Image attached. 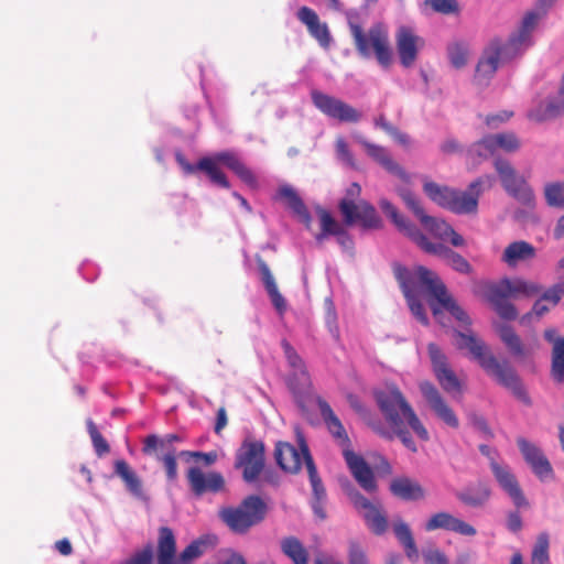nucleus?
<instances>
[{"label": "nucleus", "mask_w": 564, "mask_h": 564, "mask_svg": "<svg viewBox=\"0 0 564 564\" xmlns=\"http://www.w3.org/2000/svg\"><path fill=\"white\" fill-rule=\"evenodd\" d=\"M502 63L499 58V53L492 50L490 46L484 50L481 57L479 58L475 74L474 83L479 87H486L495 76L499 64Z\"/></svg>", "instance_id": "obj_24"}, {"label": "nucleus", "mask_w": 564, "mask_h": 564, "mask_svg": "<svg viewBox=\"0 0 564 564\" xmlns=\"http://www.w3.org/2000/svg\"><path fill=\"white\" fill-rule=\"evenodd\" d=\"M492 155H495V152L488 141V135L473 143L467 151L468 159L475 165Z\"/></svg>", "instance_id": "obj_52"}, {"label": "nucleus", "mask_w": 564, "mask_h": 564, "mask_svg": "<svg viewBox=\"0 0 564 564\" xmlns=\"http://www.w3.org/2000/svg\"><path fill=\"white\" fill-rule=\"evenodd\" d=\"M416 37H399L398 54L400 62L404 67L414 64L417 55Z\"/></svg>", "instance_id": "obj_50"}, {"label": "nucleus", "mask_w": 564, "mask_h": 564, "mask_svg": "<svg viewBox=\"0 0 564 564\" xmlns=\"http://www.w3.org/2000/svg\"><path fill=\"white\" fill-rule=\"evenodd\" d=\"M421 265H417L413 271L401 264L393 267L394 276L398 280L404 297L406 299L409 308L413 316L423 325L429 324V318L425 313L423 303L419 299V286L426 288L421 283L419 276V270Z\"/></svg>", "instance_id": "obj_11"}, {"label": "nucleus", "mask_w": 564, "mask_h": 564, "mask_svg": "<svg viewBox=\"0 0 564 564\" xmlns=\"http://www.w3.org/2000/svg\"><path fill=\"white\" fill-rule=\"evenodd\" d=\"M544 338L552 344L551 375L555 382H564V337L557 336L554 328L544 330Z\"/></svg>", "instance_id": "obj_28"}, {"label": "nucleus", "mask_w": 564, "mask_h": 564, "mask_svg": "<svg viewBox=\"0 0 564 564\" xmlns=\"http://www.w3.org/2000/svg\"><path fill=\"white\" fill-rule=\"evenodd\" d=\"M318 217L321 221V232L316 235V241L319 243L323 242L327 236H334L335 234H338L343 228V226L339 225L338 221L326 209H318Z\"/></svg>", "instance_id": "obj_51"}, {"label": "nucleus", "mask_w": 564, "mask_h": 564, "mask_svg": "<svg viewBox=\"0 0 564 564\" xmlns=\"http://www.w3.org/2000/svg\"><path fill=\"white\" fill-rule=\"evenodd\" d=\"M393 531L398 541L403 545L409 560L412 562L417 561L419 551L410 527L404 521L398 520L393 524Z\"/></svg>", "instance_id": "obj_42"}, {"label": "nucleus", "mask_w": 564, "mask_h": 564, "mask_svg": "<svg viewBox=\"0 0 564 564\" xmlns=\"http://www.w3.org/2000/svg\"><path fill=\"white\" fill-rule=\"evenodd\" d=\"M282 554L291 561L292 564H310V553L303 542L294 536L288 535L280 540Z\"/></svg>", "instance_id": "obj_36"}, {"label": "nucleus", "mask_w": 564, "mask_h": 564, "mask_svg": "<svg viewBox=\"0 0 564 564\" xmlns=\"http://www.w3.org/2000/svg\"><path fill=\"white\" fill-rule=\"evenodd\" d=\"M426 531H434L438 529L453 531L466 536H474L476 534V529L469 523L455 518L448 512H437L433 514L425 523Z\"/></svg>", "instance_id": "obj_23"}, {"label": "nucleus", "mask_w": 564, "mask_h": 564, "mask_svg": "<svg viewBox=\"0 0 564 564\" xmlns=\"http://www.w3.org/2000/svg\"><path fill=\"white\" fill-rule=\"evenodd\" d=\"M543 301L544 300H542V297L540 300H538L533 304L532 310L530 312L525 313L520 318V323L522 325H529L534 317L539 319L540 317H542L544 314H546L550 311V307L546 304H544Z\"/></svg>", "instance_id": "obj_61"}, {"label": "nucleus", "mask_w": 564, "mask_h": 564, "mask_svg": "<svg viewBox=\"0 0 564 564\" xmlns=\"http://www.w3.org/2000/svg\"><path fill=\"white\" fill-rule=\"evenodd\" d=\"M494 177L480 176L471 182L466 191H458L433 181H425L423 191L427 197L441 206L458 215L476 214L478 199L485 189L491 188Z\"/></svg>", "instance_id": "obj_3"}, {"label": "nucleus", "mask_w": 564, "mask_h": 564, "mask_svg": "<svg viewBox=\"0 0 564 564\" xmlns=\"http://www.w3.org/2000/svg\"><path fill=\"white\" fill-rule=\"evenodd\" d=\"M495 169L500 177L503 188L524 206L532 208L535 196L527 181L519 176L511 164L503 159L495 160Z\"/></svg>", "instance_id": "obj_12"}, {"label": "nucleus", "mask_w": 564, "mask_h": 564, "mask_svg": "<svg viewBox=\"0 0 564 564\" xmlns=\"http://www.w3.org/2000/svg\"><path fill=\"white\" fill-rule=\"evenodd\" d=\"M301 447L305 455V466L307 469L310 482L313 490V499L326 500V490L322 482L321 477L318 476L317 468L314 464L313 457L310 453L308 446L305 440H301Z\"/></svg>", "instance_id": "obj_40"}, {"label": "nucleus", "mask_w": 564, "mask_h": 564, "mask_svg": "<svg viewBox=\"0 0 564 564\" xmlns=\"http://www.w3.org/2000/svg\"><path fill=\"white\" fill-rule=\"evenodd\" d=\"M419 276L421 283L426 288V291L437 302V304L430 302L435 318L438 319L441 317L443 308L451 313L462 325H470L468 314L448 294L446 285L434 271L425 267H420Z\"/></svg>", "instance_id": "obj_6"}, {"label": "nucleus", "mask_w": 564, "mask_h": 564, "mask_svg": "<svg viewBox=\"0 0 564 564\" xmlns=\"http://www.w3.org/2000/svg\"><path fill=\"white\" fill-rule=\"evenodd\" d=\"M497 332L511 355L514 357L525 356L522 340L510 325L501 324L497 327Z\"/></svg>", "instance_id": "obj_45"}, {"label": "nucleus", "mask_w": 564, "mask_h": 564, "mask_svg": "<svg viewBox=\"0 0 564 564\" xmlns=\"http://www.w3.org/2000/svg\"><path fill=\"white\" fill-rule=\"evenodd\" d=\"M362 144L367 151V154L378 164H380L387 172L395 175L403 183H410V175L391 158L389 152L383 147L370 142H364Z\"/></svg>", "instance_id": "obj_27"}, {"label": "nucleus", "mask_w": 564, "mask_h": 564, "mask_svg": "<svg viewBox=\"0 0 564 564\" xmlns=\"http://www.w3.org/2000/svg\"><path fill=\"white\" fill-rule=\"evenodd\" d=\"M154 546L147 543L141 550L135 551L129 558L121 564H153Z\"/></svg>", "instance_id": "obj_57"}, {"label": "nucleus", "mask_w": 564, "mask_h": 564, "mask_svg": "<svg viewBox=\"0 0 564 564\" xmlns=\"http://www.w3.org/2000/svg\"><path fill=\"white\" fill-rule=\"evenodd\" d=\"M349 564H368L366 552L357 541H350L348 546Z\"/></svg>", "instance_id": "obj_62"}, {"label": "nucleus", "mask_w": 564, "mask_h": 564, "mask_svg": "<svg viewBox=\"0 0 564 564\" xmlns=\"http://www.w3.org/2000/svg\"><path fill=\"white\" fill-rule=\"evenodd\" d=\"M541 292L542 286L533 281L505 278L488 286L487 300L502 319L513 321L518 317V311L509 299H530Z\"/></svg>", "instance_id": "obj_4"}, {"label": "nucleus", "mask_w": 564, "mask_h": 564, "mask_svg": "<svg viewBox=\"0 0 564 564\" xmlns=\"http://www.w3.org/2000/svg\"><path fill=\"white\" fill-rule=\"evenodd\" d=\"M187 481L192 492L196 497H202L206 492L217 494L225 490L226 481L218 471L205 474L198 467H191L187 470Z\"/></svg>", "instance_id": "obj_19"}, {"label": "nucleus", "mask_w": 564, "mask_h": 564, "mask_svg": "<svg viewBox=\"0 0 564 564\" xmlns=\"http://www.w3.org/2000/svg\"><path fill=\"white\" fill-rule=\"evenodd\" d=\"M544 194L550 206L564 207V183L545 185Z\"/></svg>", "instance_id": "obj_55"}, {"label": "nucleus", "mask_w": 564, "mask_h": 564, "mask_svg": "<svg viewBox=\"0 0 564 564\" xmlns=\"http://www.w3.org/2000/svg\"><path fill=\"white\" fill-rule=\"evenodd\" d=\"M258 268L261 274L262 282L264 284V288L270 296V300L278 311L280 315L284 314L286 311V301L283 297V295L280 293L278 285L275 283V280L270 271L269 265L265 263L264 260L259 258L257 260Z\"/></svg>", "instance_id": "obj_32"}, {"label": "nucleus", "mask_w": 564, "mask_h": 564, "mask_svg": "<svg viewBox=\"0 0 564 564\" xmlns=\"http://www.w3.org/2000/svg\"><path fill=\"white\" fill-rule=\"evenodd\" d=\"M517 445L523 459L530 466L532 473L541 481L553 478V467L547 457L544 455L543 451L538 445L524 437H518Z\"/></svg>", "instance_id": "obj_17"}, {"label": "nucleus", "mask_w": 564, "mask_h": 564, "mask_svg": "<svg viewBox=\"0 0 564 564\" xmlns=\"http://www.w3.org/2000/svg\"><path fill=\"white\" fill-rule=\"evenodd\" d=\"M362 518L369 530L376 535L383 534L388 529V520L380 506H375L367 513H362Z\"/></svg>", "instance_id": "obj_48"}, {"label": "nucleus", "mask_w": 564, "mask_h": 564, "mask_svg": "<svg viewBox=\"0 0 564 564\" xmlns=\"http://www.w3.org/2000/svg\"><path fill=\"white\" fill-rule=\"evenodd\" d=\"M142 453L147 456H153L158 459L161 458L162 455L176 453V449L175 447H170L164 436L150 434L145 436L142 442Z\"/></svg>", "instance_id": "obj_43"}, {"label": "nucleus", "mask_w": 564, "mask_h": 564, "mask_svg": "<svg viewBox=\"0 0 564 564\" xmlns=\"http://www.w3.org/2000/svg\"><path fill=\"white\" fill-rule=\"evenodd\" d=\"M468 55V48L460 43H454L448 47L449 62L457 69L463 68L467 64Z\"/></svg>", "instance_id": "obj_56"}, {"label": "nucleus", "mask_w": 564, "mask_h": 564, "mask_svg": "<svg viewBox=\"0 0 564 564\" xmlns=\"http://www.w3.org/2000/svg\"><path fill=\"white\" fill-rule=\"evenodd\" d=\"M316 403L327 430L341 448L343 457L351 476L364 490L370 494L376 492L378 484L373 470L361 455L352 451L350 438L343 423L322 397H316Z\"/></svg>", "instance_id": "obj_2"}, {"label": "nucleus", "mask_w": 564, "mask_h": 564, "mask_svg": "<svg viewBox=\"0 0 564 564\" xmlns=\"http://www.w3.org/2000/svg\"><path fill=\"white\" fill-rule=\"evenodd\" d=\"M549 547V534L546 532H541L533 546L530 564H550ZM511 564H523L522 555L520 553H514L511 558Z\"/></svg>", "instance_id": "obj_39"}, {"label": "nucleus", "mask_w": 564, "mask_h": 564, "mask_svg": "<svg viewBox=\"0 0 564 564\" xmlns=\"http://www.w3.org/2000/svg\"><path fill=\"white\" fill-rule=\"evenodd\" d=\"M115 474L124 482L127 490L139 499H145L142 480L124 459L115 462Z\"/></svg>", "instance_id": "obj_35"}, {"label": "nucleus", "mask_w": 564, "mask_h": 564, "mask_svg": "<svg viewBox=\"0 0 564 564\" xmlns=\"http://www.w3.org/2000/svg\"><path fill=\"white\" fill-rule=\"evenodd\" d=\"M425 6L442 14H456L459 12L457 0H425Z\"/></svg>", "instance_id": "obj_58"}, {"label": "nucleus", "mask_w": 564, "mask_h": 564, "mask_svg": "<svg viewBox=\"0 0 564 564\" xmlns=\"http://www.w3.org/2000/svg\"><path fill=\"white\" fill-rule=\"evenodd\" d=\"M297 17L302 23H304L311 35H328L326 25L319 23V18L314 10L307 7H302Z\"/></svg>", "instance_id": "obj_49"}, {"label": "nucleus", "mask_w": 564, "mask_h": 564, "mask_svg": "<svg viewBox=\"0 0 564 564\" xmlns=\"http://www.w3.org/2000/svg\"><path fill=\"white\" fill-rule=\"evenodd\" d=\"M356 48L366 58L375 56L379 65L389 68L393 62V53L387 37H355Z\"/></svg>", "instance_id": "obj_20"}, {"label": "nucleus", "mask_w": 564, "mask_h": 564, "mask_svg": "<svg viewBox=\"0 0 564 564\" xmlns=\"http://www.w3.org/2000/svg\"><path fill=\"white\" fill-rule=\"evenodd\" d=\"M379 206L382 209V212L398 227V229L402 231L405 236H408L411 240H413L415 243L419 241L417 236L424 235L415 225L411 224L402 215H400L397 207L388 199H380Z\"/></svg>", "instance_id": "obj_33"}, {"label": "nucleus", "mask_w": 564, "mask_h": 564, "mask_svg": "<svg viewBox=\"0 0 564 564\" xmlns=\"http://www.w3.org/2000/svg\"><path fill=\"white\" fill-rule=\"evenodd\" d=\"M199 171L204 172L209 181L223 188H229L230 184L226 174L218 166V163L212 156H204L198 161Z\"/></svg>", "instance_id": "obj_44"}, {"label": "nucleus", "mask_w": 564, "mask_h": 564, "mask_svg": "<svg viewBox=\"0 0 564 564\" xmlns=\"http://www.w3.org/2000/svg\"><path fill=\"white\" fill-rule=\"evenodd\" d=\"M454 344L458 350H467L470 357L482 368L491 357V351L482 339L475 334L454 330Z\"/></svg>", "instance_id": "obj_22"}, {"label": "nucleus", "mask_w": 564, "mask_h": 564, "mask_svg": "<svg viewBox=\"0 0 564 564\" xmlns=\"http://www.w3.org/2000/svg\"><path fill=\"white\" fill-rule=\"evenodd\" d=\"M208 546L205 539H198L188 544L180 554L178 561L181 564H191L192 561L200 557Z\"/></svg>", "instance_id": "obj_53"}, {"label": "nucleus", "mask_w": 564, "mask_h": 564, "mask_svg": "<svg viewBox=\"0 0 564 564\" xmlns=\"http://www.w3.org/2000/svg\"><path fill=\"white\" fill-rule=\"evenodd\" d=\"M275 198L282 200L288 208L307 227L310 228L312 217L305 206L303 199L299 196L296 191L290 185L280 186Z\"/></svg>", "instance_id": "obj_29"}, {"label": "nucleus", "mask_w": 564, "mask_h": 564, "mask_svg": "<svg viewBox=\"0 0 564 564\" xmlns=\"http://www.w3.org/2000/svg\"><path fill=\"white\" fill-rule=\"evenodd\" d=\"M265 467V447L262 441L247 437L236 452L235 468L242 470V479L256 482Z\"/></svg>", "instance_id": "obj_9"}, {"label": "nucleus", "mask_w": 564, "mask_h": 564, "mask_svg": "<svg viewBox=\"0 0 564 564\" xmlns=\"http://www.w3.org/2000/svg\"><path fill=\"white\" fill-rule=\"evenodd\" d=\"M554 2L555 0H539L535 9L524 15L519 35H527L531 33Z\"/></svg>", "instance_id": "obj_47"}, {"label": "nucleus", "mask_w": 564, "mask_h": 564, "mask_svg": "<svg viewBox=\"0 0 564 564\" xmlns=\"http://www.w3.org/2000/svg\"><path fill=\"white\" fill-rule=\"evenodd\" d=\"M281 346L283 348L288 364L293 369V371L294 370L300 371V370L306 369L303 359L300 357V355L296 352V350L292 347V345L288 340L283 339L281 341Z\"/></svg>", "instance_id": "obj_59"}, {"label": "nucleus", "mask_w": 564, "mask_h": 564, "mask_svg": "<svg viewBox=\"0 0 564 564\" xmlns=\"http://www.w3.org/2000/svg\"><path fill=\"white\" fill-rule=\"evenodd\" d=\"M311 98L315 107L324 115L341 122H358L361 118L357 109L322 91L313 90Z\"/></svg>", "instance_id": "obj_15"}, {"label": "nucleus", "mask_w": 564, "mask_h": 564, "mask_svg": "<svg viewBox=\"0 0 564 564\" xmlns=\"http://www.w3.org/2000/svg\"><path fill=\"white\" fill-rule=\"evenodd\" d=\"M417 237L419 241L416 245L426 253L440 257L447 265L458 273L470 274L473 272L470 263L449 247L444 243L432 242L425 235Z\"/></svg>", "instance_id": "obj_18"}, {"label": "nucleus", "mask_w": 564, "mask_h": 564, "mask_svg": "<svg viewBox=\"0 0 564 564\" xmlns=\"http://www.w3.org/2000/svg\"><path fill=\"white\" fill-rule=\"evenodd\" d=\"M531 45V37H509L505 44L494 42L490 47L499 53V58L505 63L522 54Z\"/></svg>", "instance_id": "obj_37"}, {"label": "nucleus", "mask_w": 564, "mask_h": 564, "mask_svg": "<svg viewBox=\"0 0 564 564\" xmlns=\"http://www.w3.org/2000/svg\"><path fill=\"white\" fill-rule=\"evenodd\" d=\"M482 369L489 376L494 377L499 384L511 390L512 393L518 399L524 402H529V398L521 383V380L518 377L516 370L509 364V361H498L497 358L494 355H491V357L487 360Z\"/></svg>", "instance_id": "obj_14"}, {"label": "nucleus", "mask_w": 564, "mask_h": 564, "mask_svg": "<svg viewBox=\"0 0 564 564\" xmlns=\"http://www.w3.org/2000/svg\"><path fill=\"white\" fill-rule=\"evenodd\" d=\"M399 195L406 207L417 217L422 226L435 238L442 241H448L454 247L465 246V239L459 234H457L449 224L443 219L429 216L425 213L420 200L411 191L400 189Z\"/></svg>", "instance_id": "obj_8"}, {"label": "nucleus", "mask_w": 564, "mask_h": 564, "mask_svg": "<svg viewBox=\"0 0 564 564\" xmlns=\"http://www.w3.org/2000/svg\"><path fill=\"white\" fill-rule=\"evenodd\" d=\"M302 435L299 436V449L288 442H278L274 449L276 464L286 473L296 474L305 464V455L301 447Z\"/></svg>", "instance_id": "obj_21"}, {"label": "nucleus", "mask_w": 564, "mask_h": 564, "mask_svg": "<svg viewBox=\"0 0 564 564\" xmlns=\"http://www.w3.org/2000/svg\"><path fill=\"white\" fill-rule=\"evenodd\" d=\"M488 141L490 142L495 154L499 150L506 153H513L521 147L519 138L513 132L488 134Z\"/></svg>", "instance_id": "obj_46"}, {"label": "nucleus", "mask_w": 564, "mask_h": 564, "mask_svg": "<svg viewBox=\"0 0 564 564\" xmlns=\"http://www.w3.org/2000/svg\"><path fill=\"white\" fill-rule=\"evenodd\" d=\"M158 564H177L176 538L169 527H161L158 535Z\"/></svg>", "instance_id": "obj_30"}, {"label": "nucleus", "mask_w": 564, "mask_h": 564, "mask_svg": "<svg viewBox=\"0 0 564 564\" xmlns=\"http://www.w3.org/2000/svg\"><path fill=\"white\" fill-rule=\"evenodd\" d=\"M564 113V73L556 99L550 100L543 111L536 110L529 112L528 117L531 120L541 122Z\"/></svg>", "instance_id": "obj_41"}, {"label": "nucleus", "mask_w": 564, "mask_h": 564, "mask_svg": "<svg viewBox=\"0 0 564 564\" xmlns=\"http://www.w3.org/2000/svg\"><path fill=\"white\" fill-rule=\"evenodd\" d=\"M349 499L355 507V509L362 516V513H367L370 509H372L376 505L372 503L368 498H366L362 494L357 490H351L349 492Z\"/></svg>", "instance_id": "obj_60"}, {"label": "nucleus", "mask_w": 564, "mask_h": 564, "mask_svg": "<svg viewBox=\"0 0 564 564\" xmlns=\"http://www.w3.org/2000/svg\"><path fill=\"white\" fill-rule=\"evenodd\" d=\"M564 295V282H560L551 286L549 290L543 292L542 300L552 302L553 305H556L562 296Z\"/></svg>", "instance_id": "obj_64"}, {"label": "nucleus", "mask_w": 564, "mask_h": 564, "mask_svg": "<svg viewBox=\"0 0 564 564\" xmlns=\"http://www.w3.org/2000/svg\"><path fill=\"white\" fill-rule=\"evenodd\" d=\"M288 386L292 391L296 403L301 408H304L305 402L312 394L313 390L312 381L307 370H294L288 379Z\"/></svg>", "instance_id": "obj_31"}, {"label": "nucleus", "mask_w": 564, "mask_h": 564, "mask_svg": "<svg viewBox=\"0 0 564 564\" xmlns=\"http://www.w3.org/2000/svg\"><path fill=\"white\" fill-rule=\"evenodd\" d=\"M87 429L96 455L98 457H102L104 455L108 454L110 452V446L91 420L87 421Z\"/></svg>", "instance_id": "obj_54"}, {"label": "nucleus", "mask_w": 564, "mask_h": 564, "mask_svg": "<svg viewBox=\"0 0 564 564\" xmlns=\"http://www.w3.org/2000/svg\"><path fill=\"white\" fill-rule=\"evenodd\" d=\"M419 389L435 416L447 426L458 429L459 420L456 413L449 406L435 384L431 381L424 380L419 383Z\"/></svg>", "instance_id": "obj_16"}, {"label": "nucleus", "mask_w": 564, "mask_h": 564, "mask_svg": "<svg viewBox=\"0 0 564 564\" xmlns=\"http://www.w3.org/2000/svg\"><path fill=\"white\" fill-rule=\"evenodd\" d=\"M268 506L264 500L251 495L237 507H225L218 512L220 520L237 534L247 533L252 527L261 523L267 516Z\"/></svg>", "instance_id": "obj_5"}, {"label": "nucleus", "mask_w": 564, "mask_h": 564, "mask_svg": "<svg viewBox=\"0 0 564 564\" xmlns=\"http://www.w3.org/2000/svg\"><path fill=\"white\" fill-rule=\"evenodd\" d=\"M375 397L392 433L409 451L416 453L417 446L406 427H410L424 442L430 440V435L404 394L399 388L389 387L377 391Z\"/></svg>", "instance_id": "obj_1"}, {"label": "nucleus", "mask_w": 564, "mask_h": 564, "mask_svg": "<svg viewBox=\"0 0 564 564\" xmlns=\"http://www.w3.org/2000/svg\"><path fill=\"white\" fill-rule=\"evenodd\" d=\"M158 460L163 463L167 479L170 481H174L177 478L176 453L162 455V457L158 458Z\"/></svg>", "instance_id": "obj_63"}, {"label": "nucleus", "mask_w": 564, "mask_h": 564, "mask_svg": "<svg viewBox=\"0 0 564 564\" xmlns=\"http://www.w3.org/2000/svg\"><path fill=\"white\" fill-rule=\"evenodd\" d=\"M389 489L394 497L405 501H417L426 497V491L421 484L406 476L393 478Z\"/></svg>", "instance_id": "obj_25"}, {"label": "nucleus", "mask_w": 564, "mask_h": 564, "mask_svg": "<svg viewBox=\"0 0 564 564\" xmlns=\"http://www.w3.org/2000/svg\"><path fill=\"white\" fill-rule=\"evenodd\" d=\"M361 187L358 183H352L347 189V197L339 202V210L343 215L346 226L359 223L364 229H379L382 227V220L376 212V208L366 200L355 203L354 198L360 195Z\"/></svg>", "instance_id": "obj_7"}, {"label": "nucleus", "mask_w": 564, "mask_h": 564, "mask_svg": "<svg viewBox=\"0 0 564 564\" xmlns=\"http://www.w3.org/2000/svg\"><path fill=\"white\" fill-rule=\"evenodd\" d=\"M218 164L221 163L232 171L245 184L256 188L258 180L254 173L238 158L237 154L230 151H223L212 156Z\"/></svg>", "instance_id": "obj_26"}, {"label": "nucleus", "mask_w": 564, "mask_h": 564, "mask_svg": "<svg viewBox=\"0 0 564 564\" xmlns=\"http://www.w3.org/2000/svg\"><path fill=\"white\" fill-rule=\"evenodd\" d=\"M490 496L491 490L485 482H478L475 486H468L456 495L460 502L474 508L485 506L490 499Z\"/></svg>", "instance_id": "obj_38"}, {"label": "nucleus", "mask_w": 564, "mask_h": 564, "mask_svg": "<svg viewBox=\"0 0 564 564\" xmlns=\"http://www.w3.org/2000/svg\"><path fill=\"white\" fill-rule=\"evenodd\" d=\"M427 351L432 362L434 376L441 388L448 394H460L463 392V384L454 370L451 368L447 357L434 343L429 344Z\"/></svg>", "instance_id": "obj_13"}, {"label": "nucleus", "mask_w": 564, "mask_h": 564, "mask_svg": "<svg viewBox=\"0 0 564 564\" xmlns=\"http://www.w3.org/2000/svg\"><path fill=\"white\" fill-rule=\"evenodd\" d=\"M534 257L535 248L524 240H518L506 247L501 261L508 267H516L520 262L532 260Z\"/></svg>", "instance_id": "obj_34"}, {"label": "nucleus", "mask_w": 564, "mask_h": 564, "mask_svg": "<svg viewBox=\"0 0 564 564\" xmlns=\"http://www.w3.org/2000/svg\"><path fill=\"white\" fill-rule=\"evenodd\" d=\"M479 452L489 459V466L497 484L511 499L514 507L517 509H529L530 502L511 468L508 465L499 464L491 455V448L488 445H479Z\"/></svg>", "instance_id": "obj_10"}]
</instances>
